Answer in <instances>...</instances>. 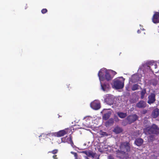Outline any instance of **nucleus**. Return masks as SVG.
I'll use <instances>...</instances> for the list:
<instances>
[{
    "mask_svg": "<svg viewBox=\"0 0 159 159\" xmlns=\"http://www.w3.org/2000/svg\"><path fill=\"white\" fill-rule=\"evenodd\" d=\"M100 74V83L102 89L103 91H106L109 87L108 81L112 79L109 71L105 74L104 76H101Z\"/></svg>",
    "mask_w": 159,
    "mask_h": 159,
    "instance_id": "nucleus-1",
    "label": "nucleus"
},
{
    "mask_svg": "<svg viewBox=\"0 0 159 159\" xmlns=\"http://www.w3.org/2000/svg\"><path fill=\"white\" fill-rule=\"evenodd\" d=\"M145 134H158L159 133V128L157 126L153 124L152 125L148 126L144 129Z\"/></svg>",
    "mask_w": 159,
    "mask_h": 159,
    "instance_id": "nucleus-2",
    "label": "nucleus"
},
{
    "mask_svg": "<svg viewBox=\"0 0 159 159\" xmlns=\"http://www.w3.org/2000/svg\"><path fill=\"white\" fill-rule=\"evenodd\" d=\"M119 149L125 152L128 153L131 150L130 144L127 141L121 142L120 144Z\"/></svg>",
    "mask_w": 159,
    "mask_h": 159,
    "instance_id": "nucleus-3",
    "label": "nucleus"
},
{
    "mask_svg": "<svg viewBox=\"0 0 159 159\" xmlns=\"http://www.w3.org/2000/svg\"><path fill=\"white\" fill-rule=\"evenodd\" d=\"M116 156L121 159H128L129 158V155L128 153L125 152L120 149L116 151Z\"/></svg>",
    "mask_w": 159,
    "mask_h": 159,
    "instance_id": "nucleus-4",
    "label": "nucleus"
},
{
    "mask_svg": "<svg viewBox=\"0 0 159 159\" xmlns=\"http://www.w3.org/2000/svg\"><path fill=\"white\" fill-rule=\"evenodd\" d=\"M71 131V129H70L67 128L54 133L52 134L54 136L59 137L63 136L66 134L70 133Z\"/></svg>",
    "mask_w": 159,
    "mask_h": 159,
    "instance_id": "nucleus-5",
    "label": "nucleus"
},
{
    "mask_svg": "<svg viewBox=\"0 0 159 159\" xmlns=\"http://www.w3.org/2000/svg\"><path fill=\"white\" fill-rule=\"evenodd\" d=\"M113 86L116 89H122L124 86V83L118 79L114 80Z\"/></svg>",
    "mask_w": 159,
    "mask_h": 159,
    "instance_id": "nucleus-6",
    "label": "nucleus"
},
{
    "mask_svg": "<svg viewBox=\"0 0 159 159\" xmlns=\"http://www.w3.org/2000/svg\"><path fill=\"white\" fill-rule=\"evenodd\" d=\"M82 152L89 157H91L93 158H95L94 159H99V155L97 154L92 151H83Z\"/></svg>",
    "mask_w": 159,
    "mask_h": 159,
    "instance_id": "nucleus-7",
    "label": "nucleus"
},
{
    "mask_svg": "<svg viewBox=\"0 0 159 159\" xmlns=\"http://www.w3.org/2000/svg\"><path fill=\"white\" fill-rule=\"evenodd\" d=\"M139 117L136 114H133L128 116L126 120L128 121L129 124H130L136 121L138 119Z\"/></svg>",
    "mask_w": 159,
    "mask_h": 159,
    "instance_id": "nucleus-8",
    "label": "nucleus"
},
{
    "mask_svg": "<svg viewBox=\"0 0 159 159\" xmlns=\"http://www.w3.org/2000/svg\"><path fill=\"white\" fill-rule=\"evenodd\" d=\"M61 140L62 142L67 143L70 144L72 146L74 145L73 142L72 140V137L70 135L68 137L66 136V137L61 138Z\"/></svg>",
    "mask_w": 159,
    "mask_h": 159,
    "instance_id": "nucleus-9",
    "label": "nucleus"
},
{
    "mask_svg": "<svg viewBox=\"0 0 159 159\" xmlns=\"http://www.w3.org/2000/svg\"><path fill=\"white\" fill-rule=\"evenodd\" d=\"M101 113L103 114V119L105 120H107L110 117L111 112V111H108L107 109H104L103 111L101 112Z\"/></svg>",
    "mask_w": 159,
    "mask_h": 159,
    "instance_id": "nucleus-10",
    "label": "nucleus"
},
{
    "mask_svg": "<svg viewBox=\"0 0 159 159\" xmlns=\"http://www.w3.org/2000/svg\"><path fill=\"white\" fill-rule=\"evenodd\" d=\"M90 105L92 109L95 110H98L99 109V102L95 100L90 103Z\"/></svg>",
    "mask_w": 159,
    "mask_h": 159,
    "instance_id": "nucleus-11",
    "label": "nucleus"
},
{
    "mask_svg": "<svg viewBox=\"0 0 159 159\" xmlns=\"http://www.w3.org/2000/svg\"><path fill=\"white\" fill-rule=\"evenodd\" d=\"M92 117L90 116H87L84 117V120L85 121L84 122V125L86 126H89L91 125L92 121Z\"/></svg>",
    "mask_w": 159,
    "mask_h": 159,
    "instance_id": "nucleus-12",
    "label": "nucleus"
},
{
    "mask_svg": "<svg viewBox=\"0 0 159 159\" xmlns=\"http://www.w3.org/2000/svg\"><path fill=\"white\" fill-rule=\"evenodd\" d=\"M155 94L152 93L148 97V103L151 104L153 103L155 101Z\"/></svg>",
    "mask_w": 159,
    "mask_h": 159,
    "instance_id": "nucleus-13",
    "label": "nucleus"
},
{
    "mask_svg": "<svg viewBox=\"0 0 159 159\" xmlns=\"http://www.w3.org/2000/svg\"><path fill=\"white\" fill-rule=\"evenodd\" d=\"M152 21L154 23H157L159 22V12H155L153 15Z\"/></svg>",
    "mask_w": 159,
    "mask_h": 159,
    "instance_id": "nucleus-14",
    "label": "nucleus"
},
{
    "mask_svg": "<svg viewBox=\"0 0 159 159\" xmlns=\"http://www.w3.org/2000/svg\"><path fill=\"white\" fill-rule=\"evenodd\" d=\"M159 116V109L155 108L152 111L151 116L153 118H156Z\"/></svg>",
    "mask_w": 159,
    "mask_h": 159,
    "instance_id": "nucleus-15",
    "label": "nucleus"
},
{
    "mask_svg": "<svg viewBox=\"0 0 159 159\" xmlns=\"http://www.w3.org/2000/svg\"><path fill=\"white\" fill-rule=\"evenodd\" d=\"M146 103L143 100L140 101L136 104V107L139 108H144L146 107Z\"/></svg>",
    "mask_w": 159,
    "mask_h": 159,
    "instance_id": "nucleus-16",
    "label": "nucleus"
},
{
    "mask_svg": "<svg viewBox=\"0 0 159 159\" xmlns=\"http://www.w3.org/2000/svg\"><path fill=\"white\" fill-rule=\"evenodd\" d=\"M143 140L141 138H138L135 139L134 143L137 146H140L143 143Z\"/></svg>",
    "mask_w": 159,
    "mask_h": 159,
    "instance_id": "nucleus-17",
    "label": "nucleus"
},
{
    "mask_svg": "<svg viewBox=\"0 0 159 159\" xmlns=\"http://www.w3.org/2000/svg\"><path fill=\"white\" fill-rule=\"evenodd\" d=\"M114 120L113 118H110L105 123V125L107 127H109L113 125Z\"/></svg>",
    "mask_w": 159,
    "mask_h": 159,
    "instance_id": "nucleus-18",
    "label": "nucleus"
},
{
    "mask_svg": "<svg viewBox=\"0 0 159 159\" xmlns=\"http://www.w3.org/2000/svg\"><path fill=\"white\" fill-rule=\"evenodd\" d=\"M122 129L118 126L116 127L114 129L113 131L116 134H119L122 132Z\"/></svg>",
    "mask_w": 159,
    "mask_h": 159,
    "instance_id": "nucleus-19",
    "label": "nucleus"
},
{
    "mask_svg": "<svg viewBox=\"0 0 159 159\" xmlns=\"http://www.w3.org/2000/svg\"><path fill=\"white\" fill-rule=\"evenodd\" d=\"M108 71L105 68H103L100 69V74H101V77L104 76Z\"/></svg>",
    "mask_w": 159,
    "mask_h": 159,
    "instance_id": "nucleus-20",
    "label": "nucleus"
},
{
    "mask_svg": "<svg viewBox=\"0 0 159 159\" xmlns=\"http://www.w3.org/2000/svg\"><path fill=\"white\" fill-rule=\"evenodd\" d=\"M117 114L118 116L121 118H125L127 116L126 113H124L122 112H118Z\"/></svg>",
    "mask_w": 159,
    "mask_h": 159,
    "instance_id": "nucleus-21",
    "label": "nucleus"
},
{
    "mask_svg": "<svg viewBox=\"0 0 159 159\" xmlns=\"http://www.w3.org/2000/svg\"><path fill=\"white\" fill-rule=\"evenodd\" d=\"M139 85L137 84H134L132 86L131 89L132 91H135L138 90L139 89Z\"/></svg>",
    "mask_w": 159,
    "mask_h": 159,
    "instance_id": "nucleus-22",
    "label": "nucleus"
},
{
    "mask_svg": "<svg viewBox=\"0 0 159 159\" xmlns=\"http://www.w3.org/2000/svg\"><path fill=\"white\" fill-rule=\"evenodd\" d=\"M146 93V90L145 89H143L141 92V98L143 99L144 98V96Z\"/></svg>",
    "mask_w": 159,
    "mask_h": 159,
    "instance_id": "nucleus-23",
    "label": "nucleus"
},
{
    "mask_svg": "<svg viewBox=\"0 0 159 159\" xmlns=\"http://www.w3.org/2000/svg\"><path fill=\"white\" fill-rule=\"evenodd\" d=\"M149 140L152 142L155 139V136L154 135H150L149 136Z\"/></svg>",
    "mask_w": 159,
    "mask_h": 159,
    "instance_id": "nucleus-24",
    "label": "nucleus"
},
{
    "mask_svg": "<svg viewBox=\"0 0 159 159\" xmlns=\"http://www.w3.org/2000/svg\"><path fill=\"white\" fill-rule=\"evenodd\" d=\"M58 152V150L57 149H54L52 151H49L48 152V153H52L53 154H57Z\"/></svg>",
    "mask_w": 159,
    "mask_h": 159,
    "instance_id": "nucleus-25",
    "label": "nucleus"
},
{
    "mask_svg": "<svg viewBox=\"0 0 159 159\" xmlns=\"http://www.w3.org/2000/svg\"><path fill=\"white\" fill-rule=\"evenodd\" d=\"M149 65L151 66H153L155 69L157 68V65L154 62L151 63L149 64Z\"/></svg>",
    "mask_w": 159,
    "mask_h": 159,
    "instance_id": "nucleus-26",
    "label": "nucleus"
},
{
    "mask_svg": "<svg viewBox=\"0 0 159 159\" xmlns=\"http://www.w3.org/2000/svg\"><path fill=\"white\" fill-rule=\"evenodd\" d=\"M47 11L48 10L46 8L43 9L41 10V12L43 14L46 13Z\"/></svg>",
    "mask_w": 159,
    "mask_h": 159,
    "instance_id": "nucleus-27",
    "label": "nucleus"
},
{
    "mask_svg": "<svg viewBox=\"0 0 159 159\" xmlns=\"http://www.w3.org/2000/svg\"><path fill=\"white\" fill-rule=\"evenodd\" d=\"M70 153L72 154H73L75 157H78V155L76 152H75L72 151L70 152Z\"/></svg>",
    "mask_w": 159,
    "mask_h": 159,
    "instance_id": "nucleus-28",
    "label": "nucleus"
},
{
    "mask_svg": "<svg viewBox=\"0 0 159 159\" xmlns=\"http://www.w3.org/2000/svg\"><path fill=\"white\" fill-rule=\"evenodd\" d=\"M127 124H128V122H127L125 120H123L122 122V125L124 126L126 125Z\"/></svg>",
    "mask_w": 159,
    "mask_h": 159,
    "instance_id": "nucleus-29",
    "label": "nucleus"
},
{
    "mask_svg": "<svg viewBox=\"0 0 159 159\" xmlns=\"http://www.w3.org/2000/svg\"><path fill=\"white\" fill-rule=\"evenodd\" d=\"M98 144L97 145V144H95V146H97V148H95L96 149V148H97V149L98 150V151H99V144H98Z\"/></svg>",
    "mask_w": 159,
    "mask_h": 159,
    "instance_id": "nucleus-30",
    "label": "nucleus"
},
{
    "mask_svg": "<svg viewBox=\"0 0 159 159\" xmlns=\"http://www.w3.org/2000/svg\"><path fill=\"white\" fill-rule=\"evenodd\" d=\"M108 159H114V158L112 155H110L108 157Z\"/></svg>",
    "mask_w": 159,
    "mask_h": 159,
    "instance_id": "nucleus-31",
    "label": "nucleus"
},
{
    "mask_svg": "<svg viewBox=\"0 0 159 159\" xmlns=\"http://www.w3.org/2000/svg\"><path fill=\"white\" fill-rule=\"evenodd\" d=\"M52 157L54 159H57V155H53Z\"/></svg>",
    "mask_w": 159,
    "mask_h": 159,
    "instance_id": "nucleus-32",
    "label": "nucleus"
},
{
    "mask_svg": "<svg viewBox=\"0 0 159 159\" xmlns=\"http://www.w3.org/2000/svg\"><path fill=\"white\" fill-rule=\"evenodd\" d=\"M112 72L113 74H114V75H115L116 74H117L116 72H115V71H113V70H112Z\"/></svg>",
    "mask_w": 159,
    "mask_h": 159,
    "instance_id": "nucleus-33",
    "label": "nucleus"
},
{
    "mask_svg": "<svg viewBox=\"0 0 159 159\" xmlns=\"http://www.w3.org/2000/svg\"><path fill=\"white\" fill-rule=\"evenodd\" d=\"M147 112V111L146 110H144L143 111V113L144 114H146Z\"/></svg>",
    "mask_w": 159,
    "mask_h": 159,
    "instance_id": "nucleus-34",
    "label": "nucleus"
},
{
    "mask_svg": "<svg viewBox=\"0 0 159 159\" xmlns=\"http://www.w3.org/2000/svg\"><path fill=\"white\" fill-rule=\"evenodd\" d=\"M106 134V133L105 132H102L101 134L103 135H104Z\"/></svg>",
    "mask_w": 159,
    "mask_h": 159,
    "instance_id": "nucleus-35",
    "label": "nucleus"
},
{
    "mask_svg": "<svg viewBox=\"0 0 159 159\" xmlns=\"http://www.w3.org/2000/svg\"><path fill=\"white\" fill-rule=\"evenodd\" d=\"M137 32V33H140V30H138Z\"/></svg>",
    "mask_w": 159,
    "mask_h": 159,
    "instance_id": "nucleus-36",
    "label": "nucleus"
},
{
    "mask_svg": "<svg viewBox=\"0 0 159 159\" xmlns=\"http://www.w3.org/2000/svg\"><path fill=\"white\" fill-rule=\"evenodd\" d=\"M98 76L99 78V71H98Z\"/></svg>",
    "mask_w": 159,
    "mask_h": 159,
    "instance_id": "nucleus-37",
    "label": "nucleus"
},
{
    "mask_svg": "<svg viewBox=\"0 0 159 159\" xmlns=\"http://www.w3.org/2000/svg\"><path fill=\"white\" fill-rule=\"evenodd\" d=\"M50 134H47V136H48V135L50 136Z\"/></svg>",
    "mask_w": 159,
    "mask_h": 159,
    "instance_id": "nucleus-38",
    "label": "nucleus"
},
{
    "mask_svg": "<svg viewBox=\"0 0 159 159\" xmlns=\"http://www.w3.org/2000/svg\"><path fill=\"white\" fill-rule=\"evenodd\" d=\"M85 159H89L88 157H85Z\"/></svg>",
    "mask_w": 159,
    "mask_h": 159,
    "instance_id": "nucleus-39",
    "label": "nucleus"
},
{
    "mask_svg": "<svg viewBox=\"0 0 159 159\" xmlns=\"http://www.w3.org/2000/svg\"><path fill=\"white\" fill-rule=\"evenodd\" d=\"M75 159H79L78 158V157H75Z\"/></svg>",
    "mask_w": 159,
    "mask_h": 159,
    "instance_id": "nucleus-40",
    "label": "nucleus"
},
{
    "mask_svg": "<svg viewBox=\"0 0 159 159\" xmlns=\"http://www.w3.org/2000/svg\"><path fill=\"white\" fill-rule=\"evenodd\" d=\"M149 67V68L150 69V70H151V69H150V67Z\"/></svg>",
    "mask_w": 159,
    "mask_h": 159,
    "instance_id": "nucleus-41",
    "label": "nucleus"
},
{
    "mask_svg": "<svg viewBox=\"0 0 159 159\" xmlns=\"http://www.w3.org/2000/svg\"><path fill=\"white\" fill-rule=\"evenodd\" d=\"M102 132V131L101 130H100V132Z\"/></svg>",
    "mask_w": 159,
    "mask_h": 159,
    "instance_id": "nucleus-42",
    "label": "nucleus"
}]
</instances>
